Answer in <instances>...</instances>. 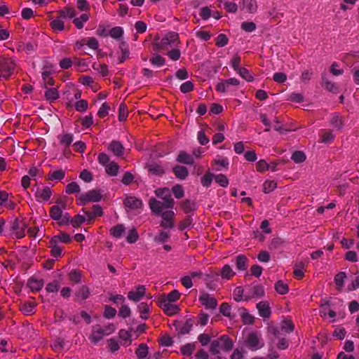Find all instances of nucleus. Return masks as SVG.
Here are the masks:
<instances>
[{"label": "nucleus", "mask_w": 359, "mask_h": 359, "mask_svg": "<svg viewBox=\"0 0 359 359\" xmlns=\"http://www.w3.org/2000/svg\"><path fill=\"white\" fill-rule=\"evenodd\" d=\"M80 190L81 189L79 185L74 182L69 183L66 186V193L69 194L79 193Z\"/></svg>", "instance_id": "obj_57"}, {"label": "nucleus", "mask_w": 359, "mask_h": 359, "mask_svg": "<svg viewBox=\"0 0 359 359\" xmlns=\"http://www.w3.org/2000/svg\"><path fill=\"white\" fill-rule=\"evenodd\" d=\"M248 259L245 255H240L237 256L236 259L237 269L239 271H245L248 267Z\"/></svg>", "instance_id": "obj_28"}, {"label": "nucleus", "mask_w": 359, "mask_h": 359, "mask_svg": "<svg viewBox=\"0 0 359 359\" xmlns=\"http://www.w3.org/2000/svg\"><path fill=\"white\" fill-rule=\"evenodd\" d=\"M106 172L111 176H116L118 174L119 166L115 162H111L106 165Z\"/></svg>", "instance_id": "obj_42"}, {"label": "nucleus", "mask_w": 359, "mask_h": 359, "mask_svg": "<svg viewBox=\"0 0 359 359\" xmlns=\"http://www.w3.org/2000/svg\"><path fill=\"white\" fill-rule=\"evenodd\" d=\"M220 349H222L221 346V342L219 341V339H217L216 340H213L210 343V352L213 354L216 355L219 353Z\"/></svg>", "instance_id": "obj_51"}, {"label": "nucleus", "mask_w": 359, "mask_h": 359, "mask_svg": "<svg viewBox=\"0 0 359 359\" xmlns=\"http://www.w3.org/2000/svg\"><path fill=\"white\" fill-rule=\"evenodd\" d=\"M172 191L176 198H181L184 195L183 187L180 184L175 185L172 188Z\"/></svg>", "instance_id": "obj_62"}, {"label": "nucleus", "mask_w": 359, "mask_h": 359, "mask_svg": "<svg viewBox=\"0 0 359 359\" xmlns=\"http://www.w3.org/2000/svg\"><path fill=\"white\" fill-rule=\"evenodd\" d=\"M150 62L158 67H161L165 64V59L159 55H155L149 60Z\"/></svg>", "instance_id": "obj_64"}, {"label": "nucleus", "mask_w": 359, "mask_h": 359, "mask_svg": "<svg viewBox=\"0 0 359 359\" xmlns=\"http://www.w3.org/2000/svg\"><path fill=\"white\" fill-rule=\"evenodd\" d=\"M93 67L95 70L97 71L102 76H106L108 75V67L105 64L94 63Z\"/></svg>", "instance_id": "obj_49"}, {"label": "nucleus", "mask_w": 359, "mask_h": 359, "mask_svg": "<svg viewBox=\"0 0 359 359\" xmlns=\"http://www.w3.org/2000/svg\"><path fill=\"white\" fill-rule=\"evenodd\" d=\"M15 67V61L8 57H0V77L8 79L11 77Z\"/></svg>", "instance_id": "obj_2"}, {"label": "nucleus", "mask_w": 359, "mask_h": 359, "mask_svg": "<svg viewBox=\"0 0 359 359\" xmlns=\"http://www.w3.org/2000/svg\"><path fill=\"white\" fill-rule=\"evenodd\" d=\"M160 216L163 219L160 224L161 226L169 229L174 227L173 218L175 217V212L172 210H165L164 212H162Z\"/></svg>", "instance_id": "obj_11"}, {"label": "nucleus", "mask_w": 359, "mask_h": 359, "mask_svg": "<svg viewBox=\"0 0 359 359\" xmlns=\"http://www.w3.org/2000/svg\"><path fill=\"white\" fill-rule=\"evenodd\" d=\"M212 163L216 165L215 170L219 171L222 168H227L229 165V161L226 158L222 156H217L212 161Z\"/></svg>", "instance_id": "obj_31"}, {"label": "nucleus", "mask_w": 359, "mask_h": 359, "mask_svg": "<svg viewBox=\"0 0 359 359\" xmlns=\"http://www.w3.org/2000/svg\"><path fill=\"white\" fill-rule=\"evenodd\" d=\"M246 346L252 351L262 348L264 345L261 336L256 332H250L245 340Z\"/></svg>", "instance_id": "obj_4"}, {"label": "nucleus", "mask_w": 359, "mask_h": 359, "mask_svg": "<svg viewBox=\"0 0 359 359\" xmlns=\"http://www.w3.org/2000/svg\"><path fill=\"white\" fill-rule=\"evenodd\" d=\"M109 232L113 237L118 238L125 232V226L123 224H117L111 227Z\"/></svg>", "instance_id": "obj_32"}, {"label": "nucleus", "mask_w": 359, "mask_h": 359, "mask_svg": "<svg viewBox=\"0 0 359 359\" xmlns=\"http://www.w3.org/2000/svg\"><path fill=\"white\" fill-rule=\"evenodd\" d=\"M86 218L83 215H77L74 218L69 217V222L74 227H79L81 224L86 221Z\"/></svg>", "instance_id": "obj_55"}, {"label": "nucleus", "mask_w": 359, "mask_h": 359, "mask_svg": "<svg viewBox=\"0 0 359 359\" xmlns=\"http://www.w3.org/2000/svg\"><path fill=\"white\" fill-rule=\"evenodd\" d=\"M101 199L102 194L99 190H90L79 196V204L83 205L89 202H99Z\"/></svg>", "instance_id": "obj_5"}, {"label": "nucleus", "mask_w": 359, "mask_h": 359, "mask_svg": "<svg viewBox=\"0 0 359 359\" xmlns=\"http://www.w3.org/2000/svg\"><path fill=\"white\" fill-rule=\"evenodd\" d=\"M52 71L50 70L48 66H46L43 68V72L41 73L42 79L45 86H53L54 80L51 77Z\"/></svg>", "instance_id": "obj_22"}, {"label": "nucleus", "mask_w": 359, "mask_h": 359, "mask_svg": "<svg viewBox=\"0 0 359 359\" xmlns=\"http://www.w3.org/2000/svg\"><path fill=\"white\" fill-rule=\"evenodd\" d=\"M222 349L229 351L232 349L233 344L232 340L227 335H222L219 338Z\"/></svg>", "instance_id": "obj_27"}, {"label": "nucleus", "mask_w": 359, "mask_h": 359, "mask_svg": "<svg viewBox=\"0 0 359 359\" xmlns=\"http://www.w3.org/2000/svg\"><path fill=\"white\" fill-rule=\"evenodd\" d=\"M123 29L121 27H114L109 32V35L114 39H120L123 35Z\"/></svg>", "instance_id": "obj_39"}, {"label": "nucleus", "mask_w": 359, "mask_h": 359, "mask_svg": "<svg viewBox=\"0 0 359 359\" xmlns=\"http://www.w3.org/2000/svg\"><path fill=\"white\" fill-rule=\"evenodd\" d=\"M123 205L126 209L139 210L143 206L142 201L137 197L126 194L123 200Z\"/></svg>", "instance_id": "obj_8"}, {"label": "nucleus", "mask_w": 359, "mask_h": 359, "mask_svg": "<svg viewBox=\"0 0 359 359\" xmlns=\"http://www.w3.org/2000/svg\"><path fill=\"white\" fill-rule=\"evenodd\" d=\"M229 39L224 34H219L215 40V44L218 47H224L228 43Z\"/></svg>", "instance_id": "obj_61"}, {"label": "nucleus", "mask_w": 359, "mask_h": 359, "mask_svg": "<svg viewBox=\"0 0 359 359\" xmlns=\"http://www.w3.org/2000/svg\"><path fill=\"white\" fill-rule=\"evenodd\" d=\"M119 48L121 53V55L119 57V62H123L129 57V49L126 42L121 41L119 44Z\"/></svg>", "instance_id": "obj_29"}, {"label": "nucleus", "mask_w": 359, "mask_h": 359, "mask_svg": "<svg viewBox=\"0 0 359 359\" xmlns=\"http://www.w3.org/2000/svg\"><path fill=\"white\" fill-rule=\"evenodd\" d=\"M52 195V191L48 187H44L42 189H38L36 191L35 196L38 201H48Z\"/></svg>", "instance_id": "obj_14"}, {"label": "nucleus", "mask_w": 359, "mask_h": 359, "mask_svg": "<svg viewBox=\"0 0 359 359\" xmlns=\"http://www.w3.org/2000/svg\"><path fill=\"white\" fill-rule=\"evenodd\" d=\"M60 144L64 147V152L69 151V147L74 140V135L71 133L62 134L58 136Z\"/></svg>", "instance_id": "obj_15"}, {"label": "nucleus", "mask_w": 359, "mask_h": 359, "mask_svg": "<svg viewBox=\"0 0 359 359\" xmlns=\"http://www.w3.org/2000/svg\"><path fill=\"white\" fill-rule=\"evenodd\" d=\"M65 176V170L60 169L49 173L48 180L51 181L57 180L60 181L64 179Z\"/></svg>", "instance_id": "obj_38"}, {"label": "nucleus", "mask_w": 359, "mask_h": 359, "mask_svg": "<svg viewBox=\"0 0 359 359\" xmlns=\"http://www.w3.org/2000/svg\"><path fill=\"white\" fill-rule=\"evenodd\" d=\"M135 353L138 358H144L148 354V346L145 344H141L137 348Z\"/></svg>", "instance_id": "obj_48"}, {"label": "nucleus", "mask_w": 359, "mask_h": 359, "mask_svg": "<svg viewBox=\"0 0 359 359\" xmlns=\"http://www.w3.org/2000/svg\"><path fill=\"white\" fill-rule=\"evenodd\" d=\"M217 275L220 276L223 279L230 280L236 275V273L230 265L225 264Z\"/></svg>", "instance_id": "obj_19"}, {"label": "nucleus", "mask_w": 359, "mask_h": 359, "mask_svg": "<svg viewBox=\"0 0 359 359\" xmlns=\"http://www.w3.org/2000/svg\"><path fill=\"white\" fill-rule=\"evenodd\" d=\"M176 161L180 163L187 165H193L194 163L193 156L184 151H181L179 153Z\"/></svg>", "instance_id": "obj_21"}, {"label": "nucleus", "mask_w": 359, "mask_h": 359, "mask_svg": "<svg viewBox=\"0 0 359 359\" xmlns=\"http://www.w3.org/2000/svg\"><path fill=\"white\" fill-rule=\"evenodd\" d=\"M138 311L140 313V318L146 320L148 318V313L149 312V306L145 302H142L138 305Z\"/></svg>", "instance_id": "obj_43"}, {"label": "nucleus", "mask_w": 359, "mask_h": 359, "mask_svg": "<svg viewBox=\"0 0 359 359\" xmlns=\"http://www.w3.org/2000/svg\"><path fill=\"white\" fill-rule=\"evenodd\" d=\"M158 305L163 312L169 316H173L180 311V308L172 303L165 301H158Z\"/></svg>", "instance_id": "obj_13"}, {"label": "nucleus", "mask_w": 359, "mask_h": 359, "mask_svg": "<svg viewBox=\"0 0 359 359\" xmlns=\"http://www.w3.org/2000/svg\"><path fill=\"white\" fill-rule=\"evenodd\" d=\"M155 194L165 202V206L172 210L174 207L175 201L172 198L170 190L168 188H159L155 191Z\"/></svg>", "instance_id": "obj_7"}, {"label": "nucleus", "mask_w": 359, "mask_h": 359, "mask_svg": "<svg viewBox=\"0 0 359 359\" xmlns=\"http://www.w3.org/2000/svg\"><path fill=\"white\" fill-rule=\"evenodd\" d=\"M146 293L145 286L139 285L135 287V290H133L128 293V298L133 302H139Z\"/></svg>", "instance_id": "obj_12"}, {"label": "nucleus", "mask_w": 359, "mask_h": 359, "mask_svg": "<svg viewBox=\"0 0 359 359\" xmlns=\"http://www.w3.org/2000/svg\"><path fill=\"white\" fill-rule=\"evenodd\" d=\"M50 26L55 32L62 31L65 28L64 22L60 18L53 20L50 22Z\"/></svg>", "instance_id": "obj_50"}, {"label": "nucleus", "mask_w": 359, "mask_h": 359, "mask_svg": "<svg viewBox=\"0 0 359 359\" xmlns=\"http://www.w3.org/2000/svg\"><path fill=\"white\" fill-rule=\"evenodd\" d=\"M90 290L86 285H83L76 292V296L84 300L89 297Z\"/></svg>", "instance_id": "obj_52"}, {"label": "nucleus", "mask_w": 359, "mask_h": 359, "mask_svg": "<svg viewBox=\"0 0 359 359\" xmlns=\"http://www.w3.org/2000/svg\"><path fill=\"white\" fill-rule=\"evenodd\" d=\"M27 286L32 292H38L43 286V281L42 279H37L34 277H31L27 281Z\"/></svg>", "instance_id": "obj_20"}, {"label": "nucleus", "mask_w": 359, "mask_h": 359, "mask_svg": "<svg viewBox=\"0 0 359 359\" xmlns=\"http://www.w3.org/2000/svg\"><path fill=\"white\" fill-rule=\"evenodd\" d=\"M196 349L195 343H187L180 348L181 353L184 356H191Z\"/></svg>", "instance_id": "obj_33"}, {"label": "nucleus", "mask_w": 359, "mask_h": 359, "mask_svg": "<svg viewBox=\"0 0 359 359\" xmlns=\"http://www.w3.org/2000/svg\"><path fill=\"white\" fill-rule=\"evenodd\" d=\"M36 305L34 302H26L20 306V311L25 315H29L32 313Z\"/></svg>", "instance_id": "obj_35"}, {"label": "nucleus", "mask_w": 359, "mask_h": 359, "mask_svg": "<svg viewBox=\"0 0 359 359\" xmlns=\"http://www.w3.org/2000/svg\"><path fill=\"white\" fill-rule=\"evenodd\" d=\"M27 226L24 223H20L16 221L13 225V229L15 231V235L18 238H22L25 236V229Z\"/></svg>", "instance_id": "obj_23"}, {"label": "nucleus", "mask_w": 359, "mask_h": 359, "mask_svg": "<svg viewBox=\"0 0 359 359\" xmlns=\"http://www.w3.org/2000/svg\"><path fill=\"white\" fill-rule=\"evenodd\" d=\"M264 295V289L261 285H251L246 286L245 299L249 301L252 299L259 298Z\"/></svg>", "instance_id": "obj_6"}, {"label": "nucleus", "mask_w": 359, "mask_h": 359, "mask_svg": "<svg viewBox=\"0 0 359 359\" xmlns=\"http://www.w3.org/2000/svg\"><path fill=\"white\" fill-rule=\"evenodd\" d=\"M323 83L327 90L332 93H337L338 91V88L336 84L328 81L325 76H323Z\"/></svg>", "instance_id": "obj_53"}, {"label": "nucleus", "mask_w": 359, "mask_h": 359, "mask_svg": "<svg viewBox=\"0 0 359 359\" xmlns=\"http://www.w3.org/2000/svg\"><path fill=\"white\" fill-rule=\"evenodd\" d=\"M88 20L89 15L85 13H83L79 18H74L73 22L77 29H81L83 27L84 22H87Z\"/></svg>", "instance_id": "obj_40"}, {"label": "nucleus", "mask_w": 359, "mask_h": 359, "mask_svg": "<svg viewBox=\"0 0 359 359\" xmlns=\"http://www.w3.org/2000/svg\"><path fill=\"white\" fill-rule=\"evenodd\" d=\"M334 135L330 130H322L320 134V142L323 143H329L333 141Z\"/></svg>", "instance_id": "obj_44"}, {"label": "nucleus", "mask_w": 359, "mask_h": 359, "mask_svg": "<svg viewBox=\"0 0 359 359\" xmlns=\"http://www.w3.org/2000/svg\"><path fill=\"white\" fill-rule=\"evenodd\" d=\"M243 9L250 13H255L257 11L258 5L257 0H243Z\"/></svg>", "instance_id": "obj_25"}, {"label": "nucleus", "mask_w": 359, "mask_h": 359, "mask_svg": "<svg viewBox=\"0 0 359 359\" xmlns=\"http://www.w3.org/2000/svg\"><path fill=\"white\" fill-rule=\"evenodd\" d=\"M275 290L280 294H285L288 292V285L283 280H278L275 284Z\"/></svg>", "instance_id": "obj_41"}, {"label": "nucleus", "mask_w": 359, "mask_h": 359, "mask_svg": "<svg viewBox=\"0 0 359 359\" xmlns=\"http://www.w3.org/2000/svg\"><path fill=\"white\" fill-rule=\"evenodd\" d=\"M116 310L110 306H105L104 311V317L107 319H111L115 317Z\"/></svg>", "instance_id": "obj_63"}, {"label": "nucleus", "mask_w": 359, "mask_h": 359, "mask_svg": "<svg viewBox=\"0 0 359 359\" xmlns=\"http://www.w3.org/2000/svg\"><path fill=\"white\" fill-rule=\"evenodd\" d=\"M64 339L61 338H57L51 344V347L55 351H61L64 348Z\"/></svg>", "instance_id": "obj_60"}, {"label": "nucleus", "mask_w": 359, "mask_h": 359, "mask_svg": "<svg viewBox=\"0 0 359 359\" xmlns=\"http://www.w3.org/2000/svg\"><path fill=\"white\" fill-rule=\"evenodd\" d=\"M304 264L303 262H299L295 264L294 269V275L295 277L300 280L304 277Z\"/></svg>", "instance_id": "obj_46"}, {"label": "nucleus", "mask_w": 359, "mask_h": 359, "mask_svg": "<svg viewBox=\"0 0 359 359\" xmlns=\"http://www.w3.org/2000/svg\"><path fill=\"white\" fill-rule=\"evenodd\" d=\"M346 278L345 272H339L334 277V283L337 289L340 291L344 286V279Z\"/></svg>", "instance_id": "obj_45"}, {"label": "nucleus", "mask_w": 359, "mask_h": 359, "mask_svg": "<svg viewBox=\"0 0 359 359\" xmlns=\"http://www.w3.org/2000/svg\"><path fill=\"white\" fill-rule=\"evenodd\" d=\"M182 209L186 213L191 212L196 210V203L190 200H185L180 204Z\"/></svg>", "instance_id": "obj_37"}, {"label": "nucleus", "mask_w": 359, "mask_h": 359, "mask_svg": "<svg viewBox=\"0 0 359 359\" xmlns=\"http://www.w3.org/2000/svg\"><path fill=\"white\" fill-rule=\"evenodd\" d=\"M198 300L206 309L214 310L217 306V299L206 292H203L199 296Z\"/></svg>", "instance_id": "obj_9"}, {"label": "nucleus", "mask_w": 359, "mask_h": 359, "mask_svg": "<svg viewBox=\"0 0 359 359\" xmlns=\"http://www.w3.org/2000/svg\"><path fill=\"white\" fill-rule=\"evenodd\" d=\"M172 172L180 180H185L189 174L187 168L180 165L175 166L172 168Z\"/></svg>", "instance_id": "obj_26"}, {"label": "nucleus", "mask_w": 359, "mask_h": 359, "mask_svg": "<svg viewBox=\"0 0 359 359\" xmlns=\"http://www.w3.org/2000/svg\"><path fill=\"white\" fill-rule=\"evenodd\" d=\"M194 321L191 318H188L183 324L178 323V325L175 323V325L178 330L179 333L182 334H186L189 333L193 327Z\"/></svg>", "instance_id": "obj_16"}, {"label": "nucleus", "mask_w": 359, "mask_h": 359, "mask_svg": "<svg viewBox=\"0 0 359 359\" xmlns=\"http://www.w3.org/2000/svg\"><path fill=\"white\" fill-rule=\"evenodd\" d=\"M108 149L117 156H121L124 153V147L118 141L113 140L111 142L108 146Z\"/></svg>", "instance_id": "obj_17"}, {"label": "nucleus", "mask_w": 359, "mask_h": 359, "mask_svg": "<svg viewBox=\"0 0 359 359\" xmlns=\"http://www.w3.org/2000/svg\"><path fill=\"white\" fill-rule=\"evenodd\" d=\"M245 294L246 286H245L244 287H237L233 290V299L236 302L246 301Z\"/></svg>", "instance_id": "obj_24"}, {"label": "nucleus", "mask_w": 359, "mask_h": 359, "mask_svg": "<svg viewBox=\"0 0 359 359\" xmlns=\"http://www.w3.org/2000/svg\"><path fill=\"white\" fill-rule=\"evenodd\" d=\"M116 330V326L114 323H109L104 327H101L100 325L93 326L91 334L89 336V339L95 344L102 339L104 337L114 333Z\"/></svg>", "instance_id": "obj_1"}, {"label": "nucleus", "mask_w": 359, "mask_h": 359, "mask_svg": "<svg viewBox=\"0 0 359 359\" xmlns=\"http://www.w3.org/2000/svg\"><path fill=\"white\" fill-rule=\"evenodd\" d=\"M259 314L262 318H269L271 315V309L267 302H260L257 304Z\"/></svg>", "instance_id": "obj_18"}, {"label": "nucleus", "mask_w": 359, "mask_h": 359, "mask_svg": "<svg viewBox=\"0 0 359 359\" xmlns=\"http://www.w3.org/2000/svg\"><path fill=\"white\" fill-rule=\"evenodd\" d=\"M280 328L282 331L287 333H290L294 331V325L291 320L285 319L281 322Z\"/></svg>", "instance_id": "obj_34"}, {"label": "nucleus", "mask_w": 359, "mask_h": 359, "mask_svg": "<svg viewBox=\"0 0 359 359\" xmlns=\"http://www.w3.org/2000/svg\"><path fill=\"white\" fill-rule=\"evenodd\" d=\"M236 72L247 81H252L253 79L249 71L245 67H241Z\"/></svg>", "instance_id": "obj_59"}, {"label": "nucleus", "mask_w": 359, "mask_h": 359, "mask_svg": "<svg viewBox=\"0 0 359 359\" xmlns=\"http://www.w3.org/2000/svg\"><path fill=\"white\" fill-rule=\"evenodd\" d=\"M215 182L222 187H226L229 185V180L226 175L219 174L214 176Z\"/></svg>", "instance_id": "obj_54"}, {"label": "nucleus", "mask_w": 359, "mask_h": 359, "mask_svg": "<svg viewBox=\"0 0 359 359\" xmlns=\"http://www.w3.org/2000/svg\"><path fill=\"white\" fill-rule=\"evenodd\" d=\"M46 99L52 102L59 97V94L56 88H48L45 92Z\"/></svg>", "instance_id": "obj_36"}, {"label": "nucleus", "mask_w": 359, "mask_h": 359, "mask_svg": "<svg viewBox=\"0 0 359 359\" xmlns=\"http://www.w3.org/2000/svg\"><path fill=\"white\" fill-rule=\"evenodd\" d=\"M330 123L332 126H334L335 128L339 130L343 126V122L341 118L337 115L334 114L330 120Z\"/></svg>", "instance_id": "obj_58"}, {"label": "nucleus", "mask_w": 359, "mask_h": 359, "mask_svg": "<svg viewBox=\"0 0 359 359\" xmlns=\"http://www.w3.org/2000/svg\"><path fill=\"white\" fill-rule=\"evenodd\" d=\"M65 208V205L62 204V207L58 205H53L50 210V217L59 222L60 225H64L69 222V215L62 214V209Z\"/></svg>", "instance_id": "obj_3"}, {"label": "nucleus", "mask_w": 359, "mask_h": 359, "mask_svg": "<svg viewBox=\"0 0 359 359\" xmlns=\"http://www.w3.org/2000/svg\"><path fill=\"white\" fill-rule=\"evenodd\" d=\"M180 297V293L177 290H175L168 293L166 296L161 297L159 300L173 303L177 301Z\"/></svg>", "instance_id": "obj_30"}, {"label": "nucleus", "mask_w": 359, "mask_h": 359, "mask_svg": "<svg viewBox=\"0 0 359 359\" xmlns=\"http://www.w3.org/2000/svg\"><path fill=\"white\" fill-rule=\"evenodd\" d=\"M291 158L294 162L300 163L306 160V155L303 151H297L292 154Z\"/></svg>", "instance_id": "obj_56"}, {"label": "nucleus", "mask_w": 359, "mask_h": 359, "mask_svg": "<svg viewBox=\"0 0 359 359\" xmlns=\"http://www.w3.org/2000/svg\"><path fill=\"white\" fill-rule=\"evenodd\" d=\"M165 202L163 201H158L155 198H151L149 201V205L151 212L156 215H161L162 212L165 209H169L168 207L165 206Z\"/></svg>", "instance_id": "obj_10"}, {"label": "nucleus", "mask_w": 359, "mask_h": 359, "mask_svg": "<svg viewBox=\"0 0 359 359\" xmlns=\"http://www.w3.org/2000/svg\"><path fill=\"white\" fill-rule=\"evenodd\" d=\"M277 187V183L274 180H266L263 184V191L270 193Z\"/></svg>", "instance_id": "obj_47"}]
</instances>
